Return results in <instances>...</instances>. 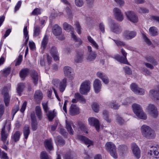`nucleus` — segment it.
I'll return each instance as SVG.
<instances>
[{"instance_id": "nucleus-37", "label": "nucleus", "mask_w": 159, "mask_h": 159, "mask_svg": "<svg viewBox=\"0 0 159 159\" xmlns=\"http://www.w3.org/2000/svg\"><path fill=\"white\" fill-rule=\"evenodd\" d=\"M75 97L76 99H78L81 103H85L86 102V100L84 97L80 95L79 93H76L75 94Z\"/></svg>"}, {"instance_id": "nucleus-49", "label": "nucleus", "mask_w": 159, "mask_h": 159, "mask_svg": "<svg viewBox=\"0 0 159 159\" xmlns=\"http://www.w3.org/2000/svg\"><path fill=\"white\" fill-rule=\"evenodd\" d=\"M57 141L59 145L60 146H63L65 144V141L60 136H58L57 138Z\"/></svg>"}, {"instance_id": "nucleus-7", "label": "nucleus", "mask_w": 159, "mask_h": 159, "mask_svg": "<svg viewBox=\"0 0 159 159\" xmlns=\"http://www.w3.org/2000/svg\"><path fill=\"white\" fill-rule=\"evenodd\" d=\"M10 90V87H5L2 90V93L3 95L4 101L5 105L8 106L10 100V97L8 93Z\"/></svg>"}, {"instance_id": "nucleus-25", "label": "nucleus", "mask_w": 159, "mask_h": 159, "mask_svg": "<svg viewBox=\"0 0 159 159\" xmlns=\"http://www.w3.org/2000/svg\"><path fill=\"white\" fill-rule=\"evenodd\" d=\"M34 99L37 102L40 101L43 99V94L40 90H36L34 96Z\"/></svg>"}, {"instance_id": "nucleus-48", "label": "nucleus", "mask_w": 159, "mask_h": 159, "mask_svg": "<svg viewBox=\"0 0 159 159\" xmlns=\"http://www.w3.org/2000/svg\"><path fill=\"white\" fill-rule=\"evenodd\" d=\"M141 70L145 75H150L151 74V72L149 70L145 67H141Z\"/></svg>"}, {"instance_id": "nucleus-5", "label": "nucleus", "mask_w": 159, "mask_h": 159, "mask_svg": "<svg viewBox=\"0 0 159 159\" xmlns=\"http://www.w3.org/2000/svg\"><path fill=\"white\" fill-rule=\"evenodd\" d=\"M9 131L11 129V124L10 123H8L6 122L4 125L2 129L1 132V140L4 143L6 142L9 134L7 133L6 130Z\"/></svg>"}, {"instance_id": "nucleus-2", "label": "nucleus", "mask_w": 159, "mask_h": 159, "mask_svg": "<svg viewBox=\"0 0 159 159\" xmlns=\"http://www.w3.org/2000/svg\"><path fill=\"white\" fill-rule=\"evenodd\" d=\"M67 79L64 78L60 81L58 79H54L52 82L54 86L58 88L59 90L62 93L65 90L67 84Z\"/></svg>"}, {"instance_id": "nucleus-10", "label": "nucleus", "mask_w": 159, "mask_h": 159, "mask_svg": "<svg viewBox=\"0 0 159 159\" xmlns=\"http://www.w3.org/2000/svg\"><path fill=\"white\" fill-rule=\"evenodd\" d=\"M130 88L131 90L135 93L140 95H143L144 94V90L142 88H139L135 83H132L130 85Z\"/></svg>"}, {"instance_id": "nucleus-39", "label": "nucleus", "mask_w": 159, "mask_h": 159, "mask_svg": "<svg viewBox=\"0 0 159 159\" xmlns=\"http://www.w3.org/2000/svg\"><path fill=\"white\" fill-rule=\"evenodd\" d=\"M23 33L24 36L25 38L26 39L25 42L24 43L23 45H26L29 39V36L28 35V32L27 29V26H25L24 27L23 30Z\"/></svg>"}, {"instance_id": "nucleus-35", "label": "nucleus", "mask_w": 159, "mask_h": 159, "mask_svg": "<svg viewBox=\"0 0 159 159\" xmlns=\"http://www.w3.org/2000/svg\"><path fill=\"white\" fill-rule=\"evenodd\" d=\"M97 56V54L96 52H91L89 53L87 59L89 61H93L95 59Z\"/></svg>"}, {"instance_id": "nucleus-42", "label": "nucleus", "mask_w": 159, "mask_h": 159, "mask_svg": "<svg viewBox=\"0 0 159 159\" xmlns=\"http://www.w3.org/2000/svg\"><path fill=\"white\" fill-rule=\"evenodd\" d=\"M21 133L19 131H16L13 135L12 136L11 138L15 142L18 141L20 138Z\"/></svg>"}, {"instance_id": "nucleus-32", "label": "nucleus", "mask_w": 159, "mask_h": 159, "mask_svg": "<svg viewBox=\"0 0 159 159\" xmlns=\"http://www.w3.org/2000/svg\"><path fill=\"white\" fill-rule=\"evenodd\" d=\"M63 27L64 30L69 32L71 31V33H73L74 28L70 25L68 24L66 22H65L63 24Z\"/></svg>"}, {"instance_id": "nucleus-31", "label": "nucleus", "mask_w": 159, "mask_h": 159, "mask_svg": "<svg viewBox=\"0 0 159 159\" xmlns=\"http://www.w3.org/2000/svg\"><path fill=\"white\" fill-rule=\"evenodd\" d=\"M83 52H77L75 58V61L77 63L81 62L83 60Z\"/></svg>"}, {"instance_id": "nucleus-12", "label": "nucleus", "mask_w": 159, "mask_h": 159, "mask_svg": "<svg viewBox=\"0 0 159 159\" xmlns=\"http://www.w3.org/2000/svg\"><path fill=\"white\" fill-rule=\"evenodd\" d=\"M131 148L135 157L137 159L140 158V150L137 145L135 143H133L131 145Z\"/></svg>"}, {"instance_id": "nucleus-27", "label": "nucleus", "mask_w": 159, "mask_h": 159, "mask_svg": "<svg viewBox=\"0 0 159 159\" xmlns=\"http://www.w3.org/2000/svg\"><path fill=\"white\" fill-rule=\"evenodd\" d=\"M52 32L56 36L59 35L61 33V29L58 25L56 24L53 26Z\"/></svg>"}, {"instance_id": "nucleus-58", "label": "nucleus", "mask_w": 159, "mask_h": 159, "mask_svg": "<svg viewBox=\"0 0 159 159\" xmlns=\"http://www.w3.org/2000/svg\"><path fill=\"white\" fill-rule=\"evenodd\" d=\"M131 102V99L130 98H127L125 99L122 102V105L126 106L128 105Z\"/></svg>"}, {"instance_id": "nucleus-17", "label": "nucleus", "mask_w": 159, "mask_h": 159, "mask_svg": "<svg viewBox=\"0 0 159 159\" xmlns=\"http://www.w3.org/2000/svg\"><path fill=\"white\" fill-rule=\"evenodd\" d=\"M111 29L112 31L116 34H120L122 31V29L120 26L114 22L112 23Z\"/></svg>"}, {"instance_id": "nucleus-23", "label": "nucleus", "mask_w": 159, "mask_h": 159, "mask_svg": "<svg viewBox=\"0 0 159 159\" xmlns=\"http://www.w3.org/2000/svg\"><path fill=\"white\" fill-rule=\"evenodd\" d=\"M31 77L33 83L34 85H36L40 78L38 73L35 71H32L31 74Z\"/></svg>"}, {"instance_id": "nucleus-47", "label": "nucleus", "mask_w": 159, "mask_h": 159, "mask_svg": "<svg viewBox=\"0 0 159 159\" xmlns=\"http://www.w3.org/2000/svg\"><path fill=\"white\" fill-rule=\"evenodd\" d=\"M87 39L88 41L93 46L95 47L97 49L98 48V45L90 36H87Z\"/></svg>"}, {"instance_id": "nucleus-18", "label": "nucleus", "mask_w": 159, "mask_h": 159, "mask_svg": "<svg viewBox=\"0 0 159 159\" xmlns=\"http://www.w3.org/2000/svg\"><path fill=\"white\" fill-rule=\"evenodd\" d=\"M136 34V33L135 31L126 30L124 32L123 35L127 39H130L134 38Z\"/></svg>"}, {"instance_id": "nucleus-13", "label": "nucleus", "mask_w": 159, "mask_h": 159, "mask_svg": "<svg viewBox=\"0 0 159 159\" xmlns=\"http://www.w3.org/2000/svg\"><path fill=\"white\" fill-rule=\"evenodd\" d=\"M88 121L90 125L94 126L97 130L99 131L100 124L98 120L94 117H90L88 119Z\"/></svg>"}, {"instance_id": "nucleus-36", "label": "nucleus", "mask_w": 159, "mask_h": 159, "mask_svg": "<svg viewBox=\"0 0 159 159\" xmlns=\"http://www.w3.org/2000/svg\"><path fill=\"white\" fill-rule=\"evenodd\" d=\"M64 159H77L75 154L73 152H70L66 154Z\"/></svg>"}, {"instance_id": "nucleus-52", "label": "nucleus", "mask_w": 159, "mask_h": 159, "mask_svg": "<svg viewBox=\"0 0 159 159\" xmlns=\"http://www.w3.org/2000/svg\"><path fill=\"white\" fill-rule=\"evenodd\" d=\"M0 158L2 159H9L7 153L4 151H1L0 148Z\"/></svg>"}, {"instance_id": "nucleus-1", "label": "nucleus", "mask_w": 159, "mask_h": 159, "mask_svg": "<svg viewBox=\"0 0 159 159\" xmlns=\"http://www.w3.org/2000/svg\"><path fill=\"white\" fill-rule=\"evenodd\" d=\"M141 130L142 135L147 139H152L156 136L154 131L147 125H142L141 127Z\"/></svg>"}, {"instance_id": "nucleus-53", "label": "nucleus", "mask_w": 159, "mask_h": 159, "mask_svg": "<svg viewBox=\"0 0 159 159\" xmlns=\"http://www.w3.org/2000/svg\"><path fill=\"white\" fill-rule=\"evenodd\" d=\"M68 15V18H71L72 17V12L71 10L68 7H66L65 9Z\"/></svg>"}, {"instance_id": "nucleus-24", "label": "nucleus", "mask_w": 159, "mask_h": 159, "mask_svg": "<svg viewBox=\"0 0 159 159\" xmlns=\"http://www.w3.org/2000/svg\"><path fill=\"white\" fill-rule=\"evenodd\" d=\"M66 128L68 132L70 134L73 135L74 134V131L71 127V126H72L74 129H75V126L74 124L72 121L70 122L66 121Z\"/></svg>"}, {"instance_id": "nucleus-8", "label": "nucleus", "mask_w": 159, "mask_h": 159, "mask_svg": "<svg viewBox=\"0 0 159 159\" xmlns=\"http://www.w3.org/2000/svg\"><path fill=\"white\" fill-rule=\"evenodd\" d=\"M90 82L87 80L82 83L80 88V92L83 94H86L90 90Z\"/></svg>"}, {"instance_id": "nucleus-44", "label": "nucleus", "mask_w": 159, "mask_h": 159, "mask_svg": "<svg viewBox=\"0 0 159 159\" xmlns=\"http://www.w3.org/2000/svg\"><path fill=\"white\" fill-rule=\"evenodd\" d=\"M41 29V28L39 26H35L34 29V36L36 37L38 36L40 34Z\"/></svg>"}, {"instance_id": "nucleus-60", "label": "nucleus", "mask_w": 159, "mask_h": 159, "mask_svg": "<svg viewBox=\"0 0 159 159\" xmlns=\"http://www.w3.org/2000/svg\"><path fill=\"white\" fill-rule=\"evenodd\" d=\"M79 128L82 130L84 132H85L86 133H88V131L86 130V126L83 124L79 123Z\"/></svg>"}, {"instance_id": "nucleus-26", "label": "nucleus", "mask_w": 159, "mask_h": 159, "mask_svg": "<svg viewBox=\"0 0 159 159\" xmlns=\"http://www.w3.org/2000/svg\"><path fill=\"white\" fill-rule=\"evenodd\" d=\"M115 58L121 63L129 65V63L127 61L126 57H125H125L117 55L115 57Z\"/></svg>"}, {"instance_id": "nucleus-11", "label": "nucleus", "mask_w": 159, "mask_h": 159, "mask_svg": "<svg viewBox=\"0 0 159 159\" xmlns=\"http://www.w3.org/2000/svg\"><path fill=\"white\" fill-rule=\"evenodd\" d=\"M125 14L128 20L131 22L136 23L138 21V17L133 12L129 11L126 12Z\"/></svg>"}, {"instance_id": "nucleus-21", "label": "nucleus", "mask_w": 159, "mask_h": 159, "mask_svg": "<svg viewBox=\"0 0 159 159\" xmlns=\"http://www.w3.org/2000/svg\"><path fill=\"white\" fill-rule=\"evenodd\" d=\"M69 111L71 115H75L79 113V109L76 105L72 104L70 106Z\"/></svg>"}, {"instance_id": "nucleus-59", "label": "nucleus", "mask_w": 159, "mask_h": 159, "mask_svg": "<svg viewBox=\"0 0 159 159\" xmlns=\"http://www.w3.org/2000/svg\"><path fill=\"white\" fill-rule=\"evenodd\" d=\"M11 67H7V68L3 69L2 71L3 74L4 76H7L11 72Z\"/></svg>"}, {"instance_id": "nucleus-28", "label": "nucleus", "mask_w": 159, "mask_h": 159, "mask_svg": "<svg viewBox=\"0 0 159 159\" xmlns=\"http://www.w3.org/2000/svg\"><path fill=\"white\" fill-rule=\"evenodd\" d=\"M29 73V70L27 68L22 69L20 72L19 75L22 80H24Z\"/></svg>"}, {"instance_id": "nucleus-22", "label": "nucleus", "mask_w": 159, "mask_h": 159, "mask_svg": "<svg viewBox=\"0 0 159 159\" xmlns=\"http://www.w3.org/2000/svg\"><path fill=\"white\" fill-rule=\"evenodd\" d=\"M50 53L52 55L54 60L56 61L59 60V54L56 48L53 46L50 50Z\"/></svg>"}, {"instance_id": "nucleus-55", "label": "nucleus", "mask_w": 159, "mask_h": 159, "mask_svg": "<svg viewBox=\"0 0 159 159\" xmlns=\"http://www.w3.org/2000/svg\"><path fill=\"white\" fill-rule=\"evenodd\" d=\"M123 70L128 75H131L132 73V70L131 69L127 66H125L123 67Z\"/></svg>"}, {"instance_id": "nucleus-64", "label": "nucleus", "mask_w": 159, "mask_h": 159, "mask_svg": "<svg viewBox=\"0 0 159 159\" xmlns=\"http://www.w3.org/2000/svg\"><path fill=\"white\" fill-rule=\"evenodd\" d=\"M128 132L125 130L122 129L119 133V134L122 137H125L127 136Z\"/></svg>"}, {"instance_id": "nucleus-30", "label": "nucleus", "mask_w": 159, "mask_h": 159, "mask_svg": "<svg viewBox=\"0 0 159 159\" xmlns=\"http://www.w3.org/2000/svg\"><path fill=\"white\" fill-rule=\"evenodd\" d=\"M23 133L25 139H27L30 133V128L28 125H26L24 126L23 129Z\"/></svg>"}, {"instance_id": "nucleus-16", "label": "nucleus", "mask_w": 159, "mask_h": 159, "mask_svg": "<svg viewBox=\"0 0 159 159\" xmlns=\"http://www.w3.org/2000/svg\"><path fill=\"white\" fill-rule=\"evenodd\" d=\"M113 12L116 19L118 20L121 21L123 20V14L119 8L117 7L114 8Z\"/></svg>"}, {"instance_id": "nucleus-6", "label": "nucleus", "mask_w": 159, "mask_h": 159, "mask_svg": "<svg viewBox=\"0 0 159 159\" xmlns=\"http://www.w3.org/2000/svg\"><path fill=\"white\" fill-rule=\"evenodd\" d=\"M148 113L152 117L157 118L158 115L157 107L154 104H149L147 108Z\"/></svg>"}, {"instance_id": "nucleus-46", "label": "nucleus", "mask_w": 159, "mask_h": 159, "mask_svg": "<svg viewBox=\"0 0 159 159\" xmlns=\"http://www.w3.org/2000/svg\"><path fill=\"white\" fill-rule=\"evenodd\" d=\"M48 36L47 35H45L44 36L41 43V47L43 48V49H44L46 48L48 43Z\"/></svg>"}, {"instance_id": "nucleus-51", "label": "nucleus", "mask_w": 159, "mask_h": 159, "mask_svg": "<svg viewBox=\"0 0 159 159\" xmlns=\"http://www.w3.org/2000/svg\"><path fill=\"white\" fill-rule=\"evenodd\" d=\"M41 159H50L49 156L47 155L46 152L45 151L42 152L40 154Z\"/></svg>"}, {"instance_id": "nucleus-14", "label": "nucleus", "mask_w": 159, "mask_h": 159, "mask_svg": "<svg viewBox=\"0 0 159 159\" xmlns=\"http://www.w3.org/2000/svg\"><path fill=\"white\" fill-rule=\"evenodd\" d=\"M151 98L154 101L159 100V86L156 90H151L149 92Z\"/></svg>"}, {"instance_id": "nucleus-56", "label": "nucleus", "mask_w": 159, "mask_h": 159, "mask_svg": "<svg viewBox=\"0 0 159 159\" xmlns=\"http://www.w3.org/2000/svg\"><path fill=\"white\" fill-rule=\"evenodd\" d=\"M75 25L76 28V31L79 34H80L81 33V26L78 22L76 21L75 22Z\"/></svg>"}, {"instance_id": "nucleus-40", "label": "nucleus", "mask_w": 159, "mask_h": 159, "mask_svg": "<svg viewBox=\"0 0 159 159\" xmlns=\"http://www.w3.org/2000/svg\"><path fill=\"white\" fill-rule=\"evenodd\" d=\"M149 31L150 34L152 36H155L158 35L157 30L155 27H150Z\"/></svg>"}, {"instance_id": "nucleus-54", "label": "nucleus", "mask_w": 159, "mask_h": 159, "mask_svg": "<svg viewBox=\"0 0 159 159\" xmlns=\"http://www.w3.org/2000/svg\"><path fill=\"white\" fill-rule=\"evenodd\" d=\"M116 45L119 47H124L125 45V43L119 40H116L113 39Z\"/></svg>"}, {"instance_id": "nucleus-45", "label": "nucleus", "mask_w": 159, "mask_h": 159, "mask_svg": "<svg viewBox=\"0 0 159 159\" xmlns=\"http://www.w3.org/2000/svg\"><path fill=\"white\" fill-rule=\"evenodd\" d=\"M52 142V140L51 139L46 140L45 142V147L49 150H51L53 148Z\"/></svg>"}, {"instance_id": "nucleus-9", "label": "nucleus", "mask_w": 159, "mask_h": 159, "mask_svg": "<svg viewBox=\"0 0 159 159\" xmlns=\"http://www.w3.org/2000/svg\"><path fill=\"white\" fill-rule=\"evenodd\" d=\"M64 75L68 78L70 80L73 79L74 77V74L73 72L72 69L70 66H66L63 69Z\"/></svg>"}, {"instance_id": "nucleus-50", "label": "nucleus", "mask_w": 159, "mask_h": 159, "mask_svg": "<svg viewBox=\"0 0 159 159\" xmlns=\"http://www.w3.org/2000/svg\"><path fill=\"white\" fill-rule=\"evenodd\" d=\"M127 150V147L125 145H120L119 146L118 150L122 154Z\"/></svg>"}, {"instance_id": "nucleus-33", "label": "nucleus", "mask_w": 159, "mask_h": 159, "mask_svg": "<svg viewBox=\"0 0 159 159\" xmlns=\"http://www.w3.org/2000/svg\"><path fill=\"white\" fill-rule=\"evenodd\" d=\"M25 88V85L23 83H20L18 84L17 87L16 88L17 92L19 96H21V93Z\"/></svg>"}, {"instance_id": "nucleus-43", "label": "nucleus", "mask_w": 159, "mask_h": 159, "mask_svg": "<svg viewBox=\"0 0 159 159\" xmlns=\"http://www.w3.org/2000/svg\"><path fill=\"white\" fill-rule=\"evenodd\" d=\"M35 112L39 120H41L42 118V115L41 109L40 106H36L35 107Z\"/></svg>"}, {"instance_id": "nucleus-41", "label": "nucleus", "mask_w": 159, "mask_h": 159, "mask_svg": "<svg viewBox=\"0 0 159 159\" xmlns=\"http://www.w3.org/2000/svg\"><path fill=\"white\" fill-rule=\"evenodd\" d=\"M116 101L113 100L109 103L108 106L114 109H118L120 107V105L118 103H116Z\"/></svg>"}, {"instance_id": "nucleus-62", "label": "nucleus", "mask_w": 159, "mask_h": 159, "mask_svg": "<svg viewBox=\"0 0 159 159\" xmlns=\"http://www.w3.org/2000/svg\"><path fill=\"white\" fill-rule=\"evenodd\" d=\"M103 114L104 115V119L108 122H110L111 121L107 117L108 112L106 110H104L103 112Z\"/></svg>"}, {"instance_id": "nucleus-19", "label": "nucleus", "mask_w": 159, "mask_h": 159, "mask_svg": "<svg viewBox=\"0 0 159 159\" xmlns=\"http://www.w3.org/2000/svg\"><path fill=\"white\" fill-rule=\"evenodd\" d=\"M31 125L32 129L33 131H35L37 129V128L38 122L34 112L32 113L31 114Z\"/></svg>"}, {"instance_id": "nucleus-20", "label": "nucleus", "mask_w": 159, "mask_h": 159, "mask_svg": "<svg viewBox=\"0 0 159 159\" xmlns=\"http://www.w3.org/2000/svg\"><path fill=\"white\" fill-rule=\"evenodd\" d=\"M77 138L82 142L84 143L85 144L87 145V147H89L90 145L93 144V142L89 140L88 138L82 135H78Z\"/></svg>"}, {"instance_id": "nucleus-4", "label": "nucleus", "mask_w": 159, "mask_h": 159, "mask_svg": "<svg viewBox=\"0 0 159 159\" xmlns=\"http://www.w3.org/2000/svg\"><path fill=\"white\" fill-rule=\"evenodd\" d=\"M106 150L110 153L111 156L114 158H117V154L116 152V147L115 145L111 142H107L105 145Z\"/></svg>"}, {"instance_id": "nucleus-29", "label": "nucleus", "mask_w": 159, "mask_h": 159, "mask_svg": "<svg viewBox=\"0 0 159 159\" xmlns=\"http://www.w3.org/2000/svg\"><path fill=\"white\" fill-rule=\"evenodd\" d=\"M46 115L49 121H52L56 115V112L54 110L49 111L47 112Z\"/></svg>"}, {"instance_id": "nucleus-34", "label": "nucleus", "mask_w": 159, "mask_h": 159, "mask_svg": "<svg viewBox=\"0 0 159 159\" xmlns=\"http://www.w3.org/2000/svg\"><path fill=\"white\" fill-rule=\"evenodd\" d=\"M71 36L74 40L75 41V42L77 43L76 44L77 45V47H79L81 45L82 43V41L81 39L78 38L73 33H71Z\"/></svg>"}, {"instance_id": "nucleus-61", "label": "nucleus", "mask_w": 159, "mask_h": 159, "mask_svg": "<svg viewBox=\"0 0 159 159\" xmlns=\"http://www.w3.org/2000/svg\"><path fill=\"white\" fill-rule=\"evenodd\" d=\"M93 110L95 112H98L99 110V105L96 103H93L92 106Z\"/></svg>"}, {"instance_id": "nucleus-15", "label": "nucleus", "mask_w": 159, "mask_h": 159, "mask_svg": "<svg viewBox=\"0 0 159 159\" xmlns=\"http://www.w3.org/2000/svg\"><path fill=\"white\" fill-rule=\"evenodd\" d=\"M93 86L95 92L98 93L100 92L102 88L101 81L98 79H96L93 82Z\"/></svg>"}, {"instance_id": "nucleus-57", "label": "nucleus", "mask_w": 159, "mask_h": 159, "mask_svg": "<svg viewBox=\"0 0 159 159\" xmlns=\"http://www.w3.org/2000/svg\"><path fill=\"white\" fill-rule=\"evenodd\" d=\"M138 11L140 13H146L149 12V10L144 7H139L138 9Z\"/></svg>"}, {"instance_id": "nucleus-63", "label": "nucleus", "mask_w": 159, "mask_h": 159, "mask_svg": "<svg viewBox=\"0 0 159 159\" xmlns=\"http://www.w3.org/2000/svg\"><path fill=\"white\" fill-rule=\"evenodd\" d=\"M41 11L40 9L36 8L32 11L31 14L33 15H37L41 14Z\"/></svg>"}, {"instance_id": "nucleus-3", "label": "nucleus", "mask_w": 159, "mask_h": 159, "mask_svg": "<svg viewBox=\"0 0 159 159\" xmlns=\"http://www.w3.org/2000/svg\"><path fill=\"white\" fill-rule=\"evenodd\" d=\"M132 107L134 112L138 117L143 120L147 119L146 115L143 111L142 108L139 105L134 104Z\"/></svg>"}, {"instance_id": "nucleus-38", "label": "nucleus", "mask_w": 159, "mask_h": 159, "mask_svg": "<svg viewBox=\"0 0 159 159\" xmlns=\"http://www.w3.org/2000/svg\"><path fill=\"white\" fill-rule=\"evenodd\" d=\"M146 60L149 62L151 63L154 66H156L157 64V62L155 58L152 56H147L145 57Z\"/></svg>"}]
</instances>
